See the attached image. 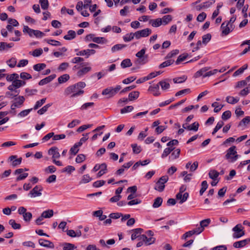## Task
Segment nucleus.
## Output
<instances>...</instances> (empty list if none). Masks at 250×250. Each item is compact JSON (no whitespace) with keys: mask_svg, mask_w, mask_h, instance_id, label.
I'll return each instance as SVG.
<instances>
[{"mask_svg":"<svg viewBox=\"0 0 250 250\" xmlns=\"http://www.w3.org/2000/svg\"><path fill=\"white\" fill-rule=\"evenodd\" d=\"M48 154L52 156V161L55 165L58 166H62V162L56 160V159L59 158L61 156L57 147L53 146L50 148L48 151Z\"/></svg>","mask_w":250,"mask_h":250,"instance_id":"obj_1","label":"nucleus"},{"mask_svg":"<svg viewBox=\"0 0 250 250\" xmlns=\"http://www.w3.org/2000/svg\"><path fill=\"white\" fill-rule=\"evenodd\" d=\"M83 92V90L78 89L74 84L68 87L64 91L65 95L72 94L71 95L72 98L81 95Z\"/></svg>","mask_w":250,"mask_h":250,"instance_id":"obj_2","label":"nucleus"},{"mask_svg":"<svg viewBox=\"0 0 250 250\" xmlns=\"http://www.w3.org/2000/svg\"><path fill=\"white\" fill-rule=\"evenodd\" d=\"M146 51V49L143 48L136 54V56L138 58L135 61L136 64L143 65L148 62L147 55H145Z\"/></svg>","mask_w":250,"mask_h":250,"instance_id":"obj_3","label":"nucleus"},{"mask_svg":"<svg viewBox=\"0 0 250 250\" xmlns=\"http://www.w3.org/2000/svg\"><path fill=\"white\" fill-rule=\"evenodd\" d=\"M243 229L244 227L241 224H238L233 227L232 229L234 232L232 235L233 238L238 239L245 235V233Z\"/></svg>","mask_w":250,"mask_h":250,"instance_id":"obj_4","label":"nucleus"},{"mask_svg":"<svg viewBox=\"0 0 250 250\" xmlns=\"http://www.w3.org/2000/svg\"><path fill=\"white\" fill-rule=\"evenodd\" d=\"M186 190V187L184 185H182L179 189V193H178L176 196V199L180 200V204H183L185 202L188 197V192H185L183 194H182Z\"/></svg>","mask_w":250,"mask_h":250,"instance_id":"obj_5","label":"nucleus"},{"mask_svg":"<svg viewBox=\"0 0 250 250\" xmlns=\"http://www.w3.org/2000/svg\"><path fill=\"white\" fill-rule=\"evenodd\" d=\"M121 89V86L120 85H117L115 88L110 87L103 90L102 94L103 95H108V98H111L114 96Z\"/></svg>","mask_w":250,"mask_h":250,"instance_id":"obj_6","label":"nucleus"},{"mask_svg":"<svg viewBox=\"0 0 250 250\" xmlns=\"http://www.w3.org/2000/svg\"><path fill=\"white\" fill-rule=\"evenodd\" d=\"M221 29L222 30V36H227L233 30L234 25L233 24L229 25V22L224 21L221 24Z\"/></svg>","mask_w":250,"mask_h":250,"instance_id":"obj_7","label":"nucleus"},{"mask_svg":"<svg viewBox=\"0 0 250 250\" xmlns=\"http://www.w3.org/2000/svg\"><path fill=\"white\" fill-rule=\"evenodd\" d=\"M152 31L149 28H146L143 30L137 31L135 32L136 39H139L141 37H146L151 34Z\"/></svg>","mask_w":250,"mask_h":250,"instance_id":"obj_8","label":"nucleus"},{"mask_svg":"<svg viewBox=\"0 0 250 250\" xmlns=\"http://www.w3.org/2000/svg\"><path fill=\"white\" fill-rule=\"evenodd\" d=\"M214 0H213L212 2L211 1H207L199 5L195 6L194 9L198 11H200L202 9H207L210 7L211 5L214 2Z\"/></svg>","mask_w":250,"mask_h":250,"instance_id":"obj_9","label":"nucleus"},{"mask_svg":"<svg viewBox=\"0 0 250 250\" xmlns=\"http://www.w3.org/2000/svg\"><path fill=\"white\" fill-rule=\"evenodd\" d=\"M140 240H142L144 242L146 246H148L154 243L155 238L153 237L148 238L146 235L143 234L140 236Z\"/></svg>","mask_w":250,"mask_h":250,"instance_id":"obj_10","label":"nucleus"},{"mask_svg":"<svg viewBox=\"0 0 250 250\" xmlns=\"http://www.w3.org/2000/svg\"><path fill=\"white\" fill-rule=\"evenodd\" d=\"M199 124L198 122H195L190 125H188L187 124H184L182 125L183 128L188 130L197 131L198 130Z\"/></svg>","mask_w":250,"mask_h":250,"instance_id":"obj_11","label":"nucleus"},{"mask_svg":"<svg viewBox=\"0 0 250 250\" xmlns=\"http://www.w3.org/2000/svg\"><path fill=\"white\" fill-rule=\"evenodd\" d=\"M250 243V238H247L243 240L235 242L233 246L235 248H241Z\"/></svg>","mask_w":250,"mask_h":250,"instance_id":"obj_12","label":"nucleus"},{"mask_svg":"<svg viewBox=\"0 0 250 250\" xmlns=\"http://www.w3.org/2000/svg\"><path fill=\"white\" fill-rule=\"evenodd\" d=\"M42 189L40 186H35L32 190H31L28 194V196L31 197H35L37 196H39L41 195V191Z\"/></svg>","mask_w":250,"mask_h":250,"instance_id":"obj_13","label":"nucleus"},{"mask_svg":"<svg viewBox=\"0 0 250 250\" xmlns=\"http://www.w3.org/2000/svg\"><path fill=\"white\" fill-rule=\"evenodd\" d=\"M8 160L12 163V166L15 167L21 164L22 158L21 157L17 158V155H12L9 157Z\"/></svg>","mask_w":250,"mask_h":250,"instance_id":"obj_14","label":"nucleus"},{"mask_svg":"<svg viewBox=\"0 0 250 250\" xmlns=\"http://www.w3.org/2000/svg\"><path fill=\"white\" fill-rule=\"evenodd\" d=\"M237 153L236 151V146H233L229 147L227 151V154L225 155V157L228 160H230L232 156Z\"/></svg>","mask_w":250,"mask_h":250,"instance_id":"obj_15","label":"nucleus"},{"mask_svg":"<svg viewBox=\"0 0 250 250\" xmlns=\"http://www.w3.org/2000/svg\"><path fill=\"white\" fill-rule=\"evenodd\" d=\"M95 52L96 51L94 49H86L79 51L76 54L78 56L85 55L86 58H88L90 55L94 54Z\"/></svg>","mask_w":250,"mask_h":250,"instance_id":"obj_16","label":"nucleus"},{"mask_svg":"<svg viewBox=\"0 0 250 250\" xmlns=\"http://www.w3.org/2000/svg\"><path fill=\"white\" fill-rule=\"evenodd\" d=\"M143 229L141 228H137L132 230L133 233L131 235V240H134L136 238H138L140 240V235L143 232Z\"/></svg>","mask_w":250,"mask_h":250,"instance_id":"obj_17","label":"nucleus"},{"mask_svg":"<svg viewBox=\"0 0 250 250\" xmlns=\"http://www.w3.org/2000/svg\"><path fill=\"white\" fill-rule=\"evenodd\" d=\"M148 90L152 92L153 94L155 96H157L160 95L159 92V85L158 83L156 85H151L148 88Z\"/></svg>","mask_w":250,"mask_h":250,"instance_id":"obj_18","label":"nucleus"},{"mask_svg":"<svg viewBox=\"0 0 250 250\" xmlns=\"http://www.w3.org/2000/svg\"><path fill=\"white\" fill-rule=\"evenodd\" d=\"M14 46V43L11 42L7 43L5 42H0V51H3L6 50L9 48L12 47Z\"/></svg>","mask_w":250,"mask_h":250,"instance_id":"obj_19","label":"nucleus"},{"mask_svg":"<svg viewBox=\"0 0 250 250\" xmlns=\"http://www.w3.org/2000/svg\"><path fill=\"white\" fill-rule=\"evenodd\" d=\"M91 70V67H83L77 72V75L79 77H81L90 71Z\"/></svg>","mask_w":250,"mask_h":250,"instance_id":"obj_20","label":"nucleus"},{"mask_svg":"<svg viewBox=\"0 0 250 250\" xmlns=\"http://www.w3.org/2000/svg\"><path fill=\"white\" fill-rule=\"evenodd\" d=\"M25 99L23 96H19L15 99V102L13 103V106L20 107L22 104Z\"/></svg>","mask_w":250,"mask_h":250,"instance_id":"obj_21","label":"nucleus"},{"mask_svg":"<svg viewBox=\"0 0 250 250\" xmlns=\"http://www.w3.org/2000/svg\"><path fill=\"white\" fill-rule=\"evenodd\" d=\"M99 172L97 173V177L99 178L103 175L104 174L107 172V165L105 163H103L101 164V168Z\"/></svg>","mask_w":250,"mask_h":250,"instance_id":"obj_22","label":"nucleus"},{"mask_svg":"<svg viewBox=\"0 0 250 250\" xmlns=\"http://www.w3.org/2000/svg\"><path fill=\"white\" fill-rule=\"evenodd\" d=\"M149 22L153 27H157L162 24V20L161 18H158L155 20H151L149 21Z\"/></svg>","mask_w":250,"mask_h":250,"instance_id":"obj_23","label":"nucleus"},{"mask_svg":"<svg viewBox=\"0 0 250 250\" xmlns=\"http://www.w3.org/2000/svg\"><path fill=\"white\" fill-rule=\"evenodd\" d=\"M76 37V33L73 30H69L67 34L63 37V38L66 40H71Z\"/></svg>","mask_w":250,"mask_h":250,"instance_id":"obj_24","label":"nucleus"},{"mask_svg":"<svg viewBox=\"0 0 250 250\" xmlns=\"http://www.w3.org/2000/svg\"><path fill=\"white\" fill-rule=\"evenodd\" d=\"M209 69L208 67H204L198 71H197L194 75V77L195 78H198L201 76H203L205 75V73H206V72Z\"/></svg>","mask_w":250,"mask_h":250,"instance_id":"obj_25","label":"nucleus"},{"mask_svg":"<svg viewBox=\"0 0 250 250\" xmlns=\"http://www.w3.org/2000/svg\"><path fill=\"white\" fill-rule=\"evenodd\" d=\"M219 174L220 173L216 170H210L208 173V176L210 179H212L213 181H215Z\"/></svg>","mask_w":250,"mask_h":250,"instance_id":"obj_26","label":"nucleus"},{"mask_svg":"<svg viewBox=\"0 0 250 250\" xmlns=\"http://www.w3.org/2000/svg\"><path fill=\"white\" fill-rule=\"evenodd\" d=\"M167 80L162 81L159 82L158 83L159 85H160L161 88L164 90H166L170 87V84L168 82H167Z\"/></svg>","mask_w":250,"mask_h":250,"instance_id":"obj_27","label":"nucleus"},{"mask_svg":"<svg viewBox=\"0 0 250 250\" xmlns=\"http://www.w3.org/2000/svg\"><path fill=\"white\" fill-rule=\"evenodd\" d=\"M134 37L136 38L135 32L134 33H130L126 34L125 36H124L123 40L125 42H128L132 40Z\"/></svg>","mask_w":250,"mask_h":250,"instance_id":"obj_28","label":"nucleus"},{"mask_svg":"<svg viewBox=\"0 0 250 250\" xmlns=\"http://www.w3.org/2000/svg\"><path fill=\"white\" fill-rule=\"evenodd\" d=\"M12 83L14 84L15 88L17 89L24 85L25 84V82L20 80H16L13 81Z\"/></svg>","mask_w":250,"mask_h":250,"instance_id":"obj_29","label":"nucleus"},{"mask_svg":"<svg viewBox=\"0 0 250 250\" xmlns=\"http://www.w3.org/2000/svg\"><path fill=\"white\" fill-rule=\"evenodd\" d=\"M139 96V92L135 91L130 93L128 95V100L129 101H133L137 99Z\"/></svg>","mask_w":250,"mask_h":250,"instance_id":"obj_30","label":"nucleus"},{"mask_svg":"<svg viewBox=\"0 0 250 250\" xmlns=\"http://www.w3.org/2000/svg\"><path fill=\"white\" fill-rule=\"evenodd\" d=\"M131 65L132 62H131V61L129 59H126L124 60L121 63V66L123 68L130 67Z\"/></svg>","mask_w":250,"mask_h":250,"instance_id":"obj_31","label":"nucleus"},{"mask_svg":"<svg viewBox=\"0 0 250 250\" xmlns=\"http://www.w3.org/2000/svg\"><path fill=\"white\" fill-rule=\"evenodd\" d=\"M42 52L43 50L42 48H38L34 50L32 52H30L29 54L35 57H38L41 56L42 54Z\"/></svg>","mask_w":250,"mask_h":250,"instance_id":"obj_32","label":"nucleus"},{"mask_svg":"<svg viewBox=\"0 0 250 250\" xmlns=\"http://www.w3.org/2000/svg\"><path fill=\"white\" fill-rule=\"evenodd\" d=\"M248 68V65L245 64L242 67L236 70L233 74V77H236L241 74H242L244 71Z\"/></svg>","mask_w":250,"mask_h":250,"instance_id":"obj_33","label":"nucleus"},{"mask_svg":"<svg viewBox=\"0 0 250 250\" xmlns=\"http://www.w3.org/2000/svg\"><path fill=\"white\" fill-rule=\"evenodd\" d=\"M250 122V116H247L243 118L239 123V126H245Z\"/></svg>","mask_w":250,"mask_h":250,"instance_id":"obj_34","label":"nucleus"},{"mask_svg":"<svg viewBox=\"0 0 250 250\" xmlns=\"http://www.w3.org/2000/svg\"><path fill=\"white\" fill-rule=\"evenodd\" d=\"M70 78L68 74H65L60 76L58 78V82L59 83H62L67 81Z\"/></svg>","mask_w":250,"mask_h":250,"instance_id":"obj_35","label":"nucleus"},{"mask_svg":"<svg viewBox=\"0 0 250 250\" xmlns=\"http://www.w3.org/2000/svg\"><path fill=\"white\" fill-rule=\"evenodd\" d=\"M46 64L42 63H38L33 66V69L37 71H40L43 69H44L46 67Z\"/></svg>","mask_w":250,"mask_h":250,"instance_id":"obj_36","label":"nucleus"},{"mask_svg":"<svg viewBox=\"0 0 250 250\" xmlns=\"http://www.w3.org/2000/svg\"><path fill=\"white\" fill-rule=\"evenodd\" d=\"M165 186L162 183H159L158 181L154 187V189L159 192H162L165 189Z\"/></svg>","mask_w":250,"mask_h":250,"instance_id":"obj_37","label":"nucleus"},{"mask_svg":"<svg viewBox=\"0 0 250 250\" xmlns=\"http://www.w3.org/2000/svg\"><path fill=\"white\" fill-rule=\"evenodd\" d=\"M180 153V149H177L172 153L171 155L169 156V159L172 160L176 159L179 157Z\"/></svg>","mask_w":250,"mask_h":250,"instance_id":"obj_38","label":"nucleus"},{"mask_svg":"<svg viewBox=\"0 0 250 250\" xmlns=\"http://www.w3.org/2000/svg\"><path fill=\"white\" fill-rule=\"evenodd\" d=\"M239 100V98H234L231 96H227L226 97V101L229 104H235L237 103Z\"/></svg>","mask_w":250,"mask_h":250,"instance_id":"obj_39","label":"nucleus"},{"mask_svg":"<svg viewBox=\"0 0 250 250\" xmlns=\"http://www.w3.org/2000/svg\"><path fill=\"white\" fill-rule=\"evenodd\" d=\"M163 202V199L161 197H158L154 200V202L153 204V207L154 208H157L161 206Z\"/></svg>","mask_w":250,"mask_h":250,"instance_id":"obj_40","label":"nucleus"},{"mask_svg":"<svg viewBox=\"0 0 250 250\" xmlns=\"http://www.w3.org/2000/svg\"><path fill=\"white\" fill-rule=\"evenodd\" d=\"M7 64L11 68L14 67L17 64V59L15 58H12L6 62Z\"/></svg>","mask_w":250,"mask_h":250,"instance_id":"obj_41","label":"nucleus"},{"mask_svg":"<svg viewBox=\"0 0 250 250\" xmlns=\"http://www.w3.org/2000/svg\"><path fill=\"white\" fill-rule=\"evenodd\" d=\"M47 218V210L44 211L42 215L39 217L36 221V224L37 225H41L42 224V221L43 220V218Z\"/></svg>","mask_w":250,"mask_h":250,"instance_id":"obj_42","label":"nucleus"},{"mask_svg":"<svg viewBox=\"0 0 250 250\" xmlns=\"http://www.w3.org/2000/svg\"><path fill=\"white\" fill-rule=\"evenodd\" d=\"M126 45L125 44H117L114 45L111 48V51L112 52H114L115 51H119V50L122 49L124 47H126Z\"/></svg>","mask_w":250,"mask_h":250,"instance_id":"obj_43","label":"nucleus"},{"mask_svg":"<svg viewBox=\"0 0 250 250\" xmlns=\"http://www.w3.org/2000/svg\"><path fill=\"white\" fill-rule=\"evenodd\" d=\"M174 147H169L165 148L164 150L163 154H162V158H164L167 157L170 153V152L174 150Z\"/></svg>","mask_w":250,"mask_h":250,"instance_id":"obj_44","label":"nucleus"},{"mask_svg":"<svg viewBox=\"0 0 250 250\" xmlns=\"http://www.w3.org/2000/svg\"><path fill=\"white\" fill-rule=\"evenodd\" d=\"M35 30L30 28L27 26H24L23 32L24 33L28 34L30 37H33V33L34 32Z\"/></svg>","mask_w":250,"mask_h":250,"instance_id":"obj_45","label":"nucleus"},{"mask_svg":"<svg viewBox=\"0 0 250 250\" xmlns=\"http://www.w3.org/2000/svg\"><path fill=\"white\" fill-rule=\"evenodd\" d=\"M187 79V76L186 75H183L182 77L175 78L173 79V81L175 83H182L186 81Z\"/></svg>","mask_w":250,"mask_h":250,"instance_id":"obj_46","label":"nucleus"},{"mask_svg":"<svg viewBox=\"0 0 250 250\" xmlns=\"http://www.w3.org/2000/svg\"><path fill=\"white\" fill-rule=\"evenodd\" d=\"M211 35L210 34L208 33L204 35L202 37V43L204 44H207L211 40Z\"/></svg>","mask_w":250,"mask_h":250,"instance_id":"obj_47","label":"nucleus"},{"mask_svg":"<svg viewBox=\"0 0 250 250\" xmlns=\"http://www.w3.org/2000/svg\"><path fill=\"white\" fill-rule=\"evenodd\" d=\"M174 62L173 60H167L161 64H160L159 66V68H163L166 67L167 66H169L172 64Z\"/></svg>","mask_w":250,"mask_h":250,"instance_id":"obj_48","label":"nucleus"},{"mask_svg":"<svg viewBox=\"0 0 250 250\" xmlns=\"http://www.w3.org/2000/svg\"><path fill=\"white\" fill-rule=\"evenodd\" d=\"M161 19L162 20V24L166 25L172 20V16L170 15H166Z\"/></svg>","mask_w":250,"mask_h":250,"instance_id":"obj_49","label":"nucleus"},{"mask_svg":"<svg viewBox=\"0 0 250 250\" xmlns=\"http://www.w3.org/2000/svg\"><path fill=\"white\" fill-rule=\"evenodd\" d=\"M69 66V64L68 62H62L58 68V71L62 72L65 70Z\"/></svg>","mask_w":250,"mask_h":250,"instance_id":"obj_50","label":"nucleus"},{"mask_svg":"<svg viewBox=\"0 0 250 250\" xmlns=\"http://www.w3.org/2000/svg\"><path fill=\"white\" fill-rule=\"evenodd\" d=\"M91 180V178L88 174L83 176L80 182V184L87 183Z\"/></svg>","mask_w":250,"mask_h":250,"instance_id":"obj_51","label":"nucleus"},{"mask_svg":"<svg viewBox=\"0 0 250 250\" xmlns=\"http://www.w3.org/2000/svg\"><path fill=\"white\" fill-rule=\"evenodd\" d=\"M224 125V123L223 121H219L217 123V124L216 125V126L215 127V128H214V129L212 132V134L214 135L221 128H222V127Z\"/></svg>","mask_w":250,"mask_h":250,"instance_id":"obj_52","label":"nucleus"},{"mask_svg":"<svg viewBox=\"0 0 250 250\" xmlns=\"http://www.w3.org/2000/svg\"><path fill=\"white\" fill-rule=\"evenodd\" d=\"M79 146L76 143L70 149V153L72 155H76L79 150Z\"/></svg>","mask_w":250,"mask_h":250,"instance_id":"obj_53","label":"nucleus"},{"mask_svg":"<svg viewBox=\"0 0 250 250\" xmlns=\"http://www.w3.org/2000/svg\"><path fill=\"white\" fill-rule=\"evenodd\" d=\"M202 188L200 190V195H202L208 187V184L206 181H204L201 184Z\"/></svg>","mask_w":250,"mask_h":250,"instance_id":"obj_54","label":"nucleus"},{"mask_svg":"<svg viewBox=\"0 0 250 250\" xmlns=\"http://www.w3.org/2000/svg\"><path fill=\"white\" fill-rule=\"evenodd\" d=\"M9 224L14 229H20L21 228V225L16 223L15 221L13 219L10 220Z\"/></svg>","mask_w":250,"mask_h":250,"instance_id":"obj_55","label":"nucleus"},{"mask_svg":"<svg viewBox=\"0 0 250 250\" xmlns=\"http://www.w3.org/2000/svg\"><path fill=\"white\" fill-rule=\"evenodd\" d=\"M89 133L83 134V137L80 139V141L76 143L78 146H81L88 139Z\"/></svg>","mask_w":250,"mask_h":250,"instance_id":"obj_56","label":"nucleus"},{"mask_svg":"<svg viewBox=\"0 0 250 250\" xmlns=\"http://www.w3.org/2000/svg\"><path fill=\"white\" fill-rule=\"evenodd\" d=\"M75 170V167L73 166H68L64 167L62 170V172H67L68 174H70L72 172Z\"/></svg>","mask_w":250,"mask_h":250,"instance_id":"obj_57","label":"nucleus"},{"mask_svg":"<svg viewBox=\"0 0 250 250\" xmlns=\"http://www.w3.org/2000/svg\"><path fill=\"white\" fill-rule=\"evenodd\" d=\"M188 54H184L181 55L179 56V57H178V58L176 61V63L177 64H179L181 62L185 60L188 57Z\"/></svg>","mask_w":250,"mask_h":250,"instance_id":"obj_58","label":"nucleus"},{"mask_svg":"<svg viewBox=\"0 0 250 250\" xmlns=\"http://www.w3.org/2000/svg\"><path fill=\"white\" fill-rule=\"evenodd\" d=\"M76 247L74 245L70 243H65L63 247V250H74Z\"/></svg>","mask_w":250,"mask_h":250,"instance_id":"obj_59","label":"nucleus"},{"mask_svg":"<svg viewBox=\"0 0 250 250\" xmlns=\"http://www.w3.org/2000/svg\"><path fill=\"white\" fill-rule=\"evenodd\" d=\"M134 108L131 105L126 106L125 107L121 109V113L122 114L128 112H131L133 110Z\"/></svg>","mask_w":250,"mask_h":250,"instance_id":"obj_60","label":"nucleus"},{"mask_svg":"<svg viewBox=\"0 0 250 250\" xmlns=\"http://www.w3.org/2000/svg\"><path fill=\"white\" fill-rule=\"evenodd\" d=\"M231 115V114L230 111H226L223 113L222 115V119L224 120H227L230 118Z\"/></svg>","mask_w":250,"mask_h":250,"instance_id":"obj_61","label":"nucleus"},{"mask_svg":"<svg viewBox=\"0 0 250 250\" xmlns=\"http://www.w3.org/2000/svg\"><path fill=\"white\" fill-rule=\"evenodd\" d=\"M179 50L177 49L173 50L167 54V56L166 57V58L170 59L178 54L179 53Z\"/></svg>","mask_w":250,"mask_h":250,"instance_id":"obj_62","label":"nucleus"},{"mask_svg":"<svg viewBox=\"0 0 250 250\" xmlns=\"http://www.w3.org/2000/svg\"><path fill=\"white\" fill-rule=\"evenodd\" d=\"M206 17H207V14L204 12H202V13L199 14L198 15V16H197V21L199 22H202L205 20Z\"/></svg>","mask_w":250,"mask_h":250,"instance_id":"obj_63","label":"nucleus"},{"mask_svg":"<svg viewBox=\"0 0 250 250\" xmlns=\"http://www.w3.org/2000/svg\"><path fill=\"white\" fill-rule=\"evenodd\" d=\"M85 159V156L83 154H79L76 158V162L77 163H81L84 161Z\"/></svg>","mask_w":250,"mask_h":250,"instance_id":"obj_64","label":"nucleus"}]
</instances>
